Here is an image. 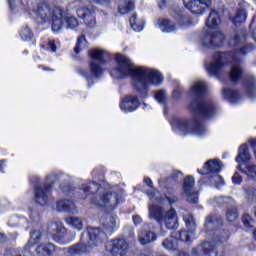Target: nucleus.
Masks as SVG:
<instances>
[{
  "label": "nucleus",
  "instance_id": "obj_1",
  "mask_svg": "<svg viewBox=\"0 0 256 256\" xmlns=\"http://www.w3.org/2000/svg\"><path fill=\"white\" fill-rule=\"evenodd\" d=\"M114 61L117 67L110 70V75L118 80L132 79V86L144 99L148 98L149 84L160 86L164 81V76L155 69H148L144 66H135L129 57L116 53Z\"/></svg>",
  "mask_w": 256,
  "mask_h": 256
},
{
  "label": "nucleus",
  "instance_id": "obj_2",
  "mask_svg": "<svg viewBox=\"0 0 256 256\" xmlns=\"http://www.w3.org/2000/svg\"><path fill=\"white\" fill-rule=\"evenodd\" d=\"M158 8L160 11L168 9L169 15L175 23L170 21L169 18H158L157 23L159 29L163 33H171L176 30V25L180 28H189L194 26L193 18L186 12L183 6H179L176 3L170 4L169 1L158 2Z\"/></svg>",
  "mask_w": 256,
  "mask_h": 256
},
{
  "label": "nucleus",
  "instance_id": "obj_3",
  "mask_svg": "<svg viewBox=\"0 0 256 256\" xmlns=\"http://www.w3.org/2000/svg\"><path fill=\"white\" fill-rule=\"evenodd\" d=\"M192 93L195 95L188 106L189 110L203 119L210 120L216 116L218 112L217 105L212 101H203L206 94L207 86L204 83L198 82L191 88Z\"/></svg>",
  "mask_w": 256,
  "mask_h": 256
},
{
  "label": "nucleus",
  "instance_id": "obj_4",
  "mask_svg": "<svg viewBox=\"0 0 256 256\" xmlns=\"http://www.w3.org/2000/svg\"><path fill=\"white\" fill-rule=\"evenodd\" d=\"M107 51L93 48L88 51V57L91 61L88 63V70L78 69V74L84 77L89 87L95 84L94 79H100L104 75V68L102 65H106L108 61L105 59Z\"/></svg>",
  "mask_w": 256,
  "mask_h": 256
},
{
  "label": "nucleus",
  "instance_id": "obj_5",
  "mask_svg": "<svg viewBox=\"0 0 256 256\" xmlns=\"http://www.w3.org/2000/svg\"><path fill=\"white\" fill-rule=\"evenodd\" d=\"M22 10L28 14L32 12L41 20L42 24H51L52 31L60 28V19L58 18L61 15L60 6L51 7L47 1L32 2V8L24 7Z\"/></svg>",
  "mask_w": 256,
  "mask_h": 256
},
{
  "label": "nucleus",
  "instance_id": "obj_6",
  "mask_svg": "<svg viewBox=\"0 0 256 256\" xmlns=\"http://www.w3.org/2000/svg\"><path fill=\"white\" fill-rule=\"evenodd\" d=\"M232 63H242L235 51H216L212 54V60L206 64V72L210 77L220 78Z\"/></svg>",
  "mask_w": 256,
  "mask_h": 256
},
{
  "label": "nucleus",
  "instance_id": "obj_7",
  "mask_svg": "<svg viewBox=\"0 0 256 256\" xmlns=\"http://www.w3.org/2000/svg\"><path fill=\"white\" fill-rule=\"evenodd\" d=\"M230 67V71L228 73L229 81L237 85L240 81H242V86L245 88L247 95L250 98L255 97L256 95V78L254 75H246L244 76V69L240 66V63L237 64L232 62Z\"/></svg>",
  "mask_w": 256,
  "mask_h": 256
},
{
  "label": "nucleus",
  "instance_id": "obj_8",
  "mask_svg": "<svg viewBox=\"0 0 256 256\" xmlns=\"http://www.w3.org/2000/svg\"><path fill=\"white\" fill-rule=\"evenodd\" d=\"M149 216L157 223H165L167 229L175 230L178 227L177 212L174 207H171L164 214L162 206L151 204L149 205Z\"/></svg>",
  "mask_w": 256,
  "mask_h": 256
},
{
  "label": "nucleus",
  "instance_id": "obj_9",
  "mask_svg": "<svg viewBox=\"0 0 256 256\" xmlns=\"http://www.w3.org/2000/svg\"><path fill=\"white\" fill-rule=\"evenodd\" d=\"M171 125L184 133V136H187L189 134L204 135L206 132L204 124L198 118H173L171 121Z\"/></svg>",
  "mask_w": 256,
  "mask_h": 256
},
{
  "label": "nucleus",
  "instance_id": "obj_10",
  "mask_svg": "<svg viewBox=\"0 0 256 256\" xmlns=\"http://www.w3.org/2000/svg\"><path fill=\"white\" fill-rule=\"evenodd\" d=\"M34 201L40 206H47L49 204V197L53 194V187H55V181L50 183L38 184L37 182H32Z\"/></svg>",
  "mask_w": 256,
  "mask_h": 256
},
{
  "label": "nucleus",
  "instance_id": "obj_11",
  "mask_svg": "<svg viewBox=\"0 0 256 256\" xmlns=\"http://www.w3.org/2000/svg\"><path fill=\"white\" fill-rule=\"evenodd\" d=\"M144 183L146 184L147 187H149V189H151L150 191H146V195L150 200H154L156 203L160 205H164L166 201L169 203V205H173L176 202H178V198L176 196H173V197H170L168 195L156 196V193L160 194V191L154 187V184L151 178L145 177Z\"/></svg>",
  "mask_w": 256,
  "mask_h": 256
},
{
  "label": "nucleus",
  "instance_id": "obj_12",
  "mask_svg": "<svg viewBox=\"0 0 256 256\" xmlns=\"http://www.w3.org/2000/svg\"><path fill=\"white\" fill-rule=\"evenodd\" d=\"M91 204L100 208H109L115 210L119 204L118 194L114 192H106L100 196V200L97 197L91 198Z\"/></svg>",
  "mask_w": 256,
  "mask_h": 256
},
{
  "label": "nucleus",
  "instance_id": "obj_13",
  "mask_svg": "<svg viewBox=\"0 0 256 256\" xmlns=\"http://www.w3.org/2000/svg\"><path fill=\"white\" fill-rule=\"evenodd\" d=\"M78 19L84 22V25L88 28H95L97 25L96 20V8L91 7H80L76 10Z\"/></svg>",
  "mask_w": 256,
  "mask_h": 256
},
{
  "label": "nucleus",
  "instance_id": "obj_14",
  "mask_svg": "<svg viewBox=\"0 0 256 256\" xmlns=\"http://www.w3.org/2000/svg\"><path fill=\"white\" fill-rule=\"evenodd\" d=\"M225 39V34L220 30H217L216 32H206L202 39V45L211 49L220 48L224 44Z\"/></svg>",
  "mask_w": 256,
  "mask_h": 256
},
{
  "label": "nucleus",
  "instance_id": "obj_15",
  "mask_svg": "<svg viewBox=\"0 0 256 256\" xmlns=\"http://www.w3.org/2000/svg\"><path fill=\"white\" fill-rule=\"evenodd\" d=\"M107 247L111 256H126L129 244L124 238H115L108 242Z\"/></svg>",
  "mask_w": 256,
  "mask_h": 256
},
{
  "label": "nucleus",
  "instance_id": "obj_16",
  "mask_svg": "<svg viewBox=\"0 0 256 256\" xmlns=\"http://www.w3.org/2000/svg\"><path fill=\"white\" fill-rule=\"evenodd\" d=\"M223 167L224 165L221 160L212 159L204 163V167H202V170L198 169L197 172L202 176H213L218 175L222 171Z\"/></svg>",
  "mask_w": 256,
  "mask_h": 256
},
{
  "label": "nucleus",
  "instance_id": "obj_17",
  "mask_svg": "<svg viewBox=\"0 0 256 256\" xmlns=\"http://www.w3.org/2000/svg\"><path fill=\"white\" fill-rule=\"evenodd\" d=\"M61 15H58L57 18L60 19L59 28L57 30H52L54 33H58L63 25L66 23L68 28L75 29L79 25V21L76 17L69 14V9H64L60 6Z\"/></svg>",
  "mask_w": 256,
  "mask_h": 256
},
{
  "label": "nucleus",
  "instance_id": "obj_18",
  "mask_svg": "<svg viewBox=\"0 0 256 256\" xmlns=\"http://www.w3.org/2000/svg\"><path fill=\"white\" fill-rule=\"evenodd\" d=\"M194 185H195V178L193 176L189 175L184 178L182 187H183L184 194L188 196L187 201L190 204L196 205L198 204L199 197L195 192H192V190L194 189Z\"/></svg>",
  "mask_w": 256,
  "mask_h": 256
},
{
  "label": "nucleus",
  "instance_id": "obj_19",
  "mask_svg": "<svg viewBox=\"0 0 256 256\" xmlns=\"http://www.w3.org/2000/svg\"><path fill=\"white\" fill-rule=\"evenodd\" d=\"M183 3L184 7L194 15H203L212 7V1H184Z\"/></svg>",
  "mask_w": 256,
  "mask_h": 256
},
{
  "label": "nucleus",
  "instance_id": "obj_20",
  "mask_svg": "<svg viewBox=\"0 0 256 256\" xmlns=\"http://www.w3.org/2000/svg\"><path fill=\"white\" fill-rule=\"evenodd\" d=\"M88 234V246L89 247H99L103 243L105 232L101 228L87 227Z\"/></svg>",
  "mask_w": 256,
  "mask_h": 256
},
{
  "label": "nucleus",
  "instance_id": "obj_21",
  "mask_svg": "<svg viewBox=\"0 0 256 256\" xmlns=\"http://www.w3.org/2000/svg\"><path fill=\"white\" fill-rule=\"evenodd\" d=\"M42 239V232L39 230L30 231V239L24 245V249H22V256H34L32 251L35 244H38Z\"/></svg>",
  "mask_w": 256,
  "mask_h": 256
},
{
  "label": "nucleus",
  "instance_id": "obj_22",
  "mask_svg": "<svg viewBox=\"0 0 256 256\" xmlns=\"http://www.w3.org/2000/svg\"><path fill=\"white\" fill-rule=\"evenodd\" d=\"M141 103L137 96H132V94H127L121 103L120 108L125 113L134 112L140 107Z\"/></svg>",
  "mask_w": 256,
  "mask_h": 256
},
{
  "label": "nucleus",
  "instance_id": "obj_23",
  "mask_svg": "<svg viewBox=\"0 0 256 256\" xmlns=\"http://www.w3.org/2000/svg\"><path fill=\"white\" fill-rule=\"evenodd\" d=\"M56 209L59 212H64L71 215H75L78 212L75 202L69 199L58 200L56 203Z\"/></svg>",
  "mask_w": 256,
  "mask_h": 256
},
{
  "label": "nucleus",
  "instance_id": "obj_24",
  "mask_svg": "<svg viewBox=\"0 0 256 256\" xmlns=\"http://www.w3.org/2000/svg\"><path fill=\"white\" fill-rule=\"evenodd\" d=\"M47 232L54 241L60 243L64 238L66 229L64 227L59 226L57 223H52L48 226Z\"/></svg>",
  "mask_w": 256,
  "mask_h": 256
},
{
  "label": "nucleus",
  "instance_id": "obj_25",
  "mask_svg": "<svg viewBox=\"0 0 256 256\" xmlns=\"http://www.w3.org/2000/svg\"><path fill=\"white\" fill-rule=\"evenodd\" d=\"M37 256H54L56 253V246L51 242L41 243L35 248Z\"/></svg>",
  "mask_w": 256,
  "mask_h": 256
},
{
  "label": "nucleus",
  "instance_id": "obj_26",
  "mask_svg": "<svg viewBox=\"0 0 256 256\" xmlns=\"http://www.w3.org/2000/svg\"><path fill=\"white\" fill-rule=\"evenodd\" d=\"M101 189V184L95 181H87L80 186V191L84 193L85 198L96 195Z\"/></svg>",
  "mask_w": 256,
  "mask_h": 256
},
{
  "label": "nucleus",
  "instance_id": "obj_27",
  "mask_svg": "<svg viewBox=\"0 0 256 256\" xmlns=\"http://www.w3.org/2000/svg\"><path fill=\"white\" fill-rule=\"evenodd\" d=\"M220 23H221V16L219 11L215 9H211L206 19V27L210 30L218 29Z\"/></svg>",
  "mask_w": 256,
  "mask_h": 256
},
{
  "label": "nucleus",
  "instance_id": "obj_28",
  "mask_svg": "<svg viewBox=\"0 0 256 256\" xmlns=\"http://www.w3.org/2000/svg\"><path fill=\"white\" fill-rule=\"evenodd\" d=\"M248 34L244 30H238L229 38V46L238 47L247 41Z\"/></svg>",
  "mask_w": 256,
  "mask_h": 256
},
{
  "label": "nucleus",
  "instance_id": "obj_29",
  "mask_svg": "<svg viewBox=\"0 0 256 256\" xmlns=\"http://www.w3.org/2000/svg\"><path fill=\"white\" fill-rule=\"evenodd\" d=\"M251 160V154L249 152V147L247 143L241 144L239 147V152L238 155L236 156L235 161L240 164V163H248Z\"/></svg>",
  "mask_w": 256,
  "mask_h": 256
},
{
  "label": "nucleus",
  "instance_id": "obj_30",
  "mask_svg": "<svg viewBox=\"0 0 256 256\" xmlns=\"http://www.w3.org/2000/svg\"><path fill=\"white\" fill-rule=\"evenodd\" d=\"M239 218V209L237 205L230 204L225 209V219L229 223H235Z\"/></svg>",
  "mask_w": 256,
  "mask_h": 256
},
{
  "label": "nucleus",
  "instance_id": "obj_31",
  "mask_svg": "<svg viewBox=\"0 0 256 256\" xmlns=\"http://www.w3.org/2000/svg\"><path fill=\"white\" fill-rule=\"evenodd\" d=\"M222 95L224 99H226L230 103H237L241 99L240 92H238L237 89L224 88L222 90Z\"/></svg>",
  "mask_w": 256,
  "mask_h": 256
},
{
  "label": "nucleus",
  "instance_id": "obj_32",
  "mask_svg": "<svg viewBox=\"0 0 256 256\" xmlns=\"http://www.w3.org/2000/svg\"><path fill=\"white\" fill-rule=\"evenodd\" d=\"M157 238H158V236L156 233L149 231V230H144L139 235V242L142 245H148V244L156 241Z\"/></svg>",
  "mask_w": 256,
  "mask_h": 256
},
{
  "label": "nucleus",
  "instance_id": "obj_33",
  "mask_svg": "<svg viewBox=\"0 0 256 256\" xmlns=\"http://www.w3.org/2000/svg\"><path fill=\"white\" fill-rule=\"evenodd\" d=\"M200 247H202V253H204L205 256H223L219 255L215 244L212 242L204 241L202 244H200Z\"/></svg>",
  "mask_w": 256,
  "mask_h": 256
},
{
  "label": "nucleus",
  "instance_id": "obj_34",
  "mask_svg": "<svg viewBox=\"0 0 256 256\" xmlns=\"http://www.w3.org/2000/svg\"><path fill=\"white\" fill-rule=\"evenodd\" d=\"M131 28L136 32H141L145 28V21L143 19H138L137 13H133V15L129 19Z\"/></svg>",
  "mask_w": 256,
  "mask_h": 256
},
{
  "label": "nucleus",
  "instance_id": "obj_35",
  "mask_svg": "<svg viewBox=\"0 0 256 256\" xmlns=\"http://www.w3.org/2000/svg\"><path fill=\"white\" fill-rule=\"evenodd\" d=\"M88 245L85 243H77L73 246H70L67 250L68 254L70 255H83L87 253Z\"/></svg>",
  "mask_w": 256,
  "mask_h": 256
},
{
  "label": "nucleus",
  "instance_id": "obj_36",
  "mask_svg": "<svg viewBox=\"0 0 256 256\" xmlns=\"http://www.w3.org/2000/svg\"><path fill=\"white\" fill-rule=\"evenodd\" d=\"M135 8L136 6L134 1H125L118 5V13L120 15H127L132 13L135 10Z\"/></svg>",
  "mask_w": 256,
  "mask_h": 256
},
{
  "label": "nucleus",
  "instance_id": "obj_37",
  "mask_svg": "<svg viewBox=\"0 0 256 256\" xmlns=\"http://www.w3.org/2000/svg\"><path fill=\"white\" fill-rule=\"evenodd\" d=\"M171 237L176 239L177 242L180 240L182 242H191L190 232L187 230L174 231L171 233Z\"/></svg>",
  "mask_w": 256,
  "mask_h": 256
},
{
  "label": "nucleus",
  "instance_id": "obj_38",
  "mask_svg": "<svg viewBox=\"0 0 256 256\" xmlns=\"http://www.w3.org/2000/svg\"><path fill=\"white\" fill-rule=\"evenodd\" d=\"M65 222L71 226L72 228L81 231L84 227L83 222L81 218H78L77 216H69L68 218H65Z\"/></svg>",
  "mask_w": 256,
  "mask_h": 256
},
{
  "label": "nucleus",
  "instance_id": "obj_39",
  "mask_svg": "<svg viewBox=\"0 0 256 256\" xmlns=\"http://www.w3.org/2000/svg\"><path fill=\"white\" fill-rule=\"evenodd\" d=\"M247 13L245 9H238L236 15L231 18L232 23L235 26L241 25L246 21Z\"/></svg>",
  "mask_w": 256,
  "mask_h": 256
},
{
  "label": "nucleus",
  "instance_id": "obj_40",
  "mask_svg": "<svg viewBox=\"0 0 256 256\" xmlns=\"http://www.w3.org/2000/svg\"><path fill=\"white\" fill-rule=\"evenodd\" d=\"M178 241L176 239H174L173 237L171 238H166L163 242H162V247H164V249H167L168 251H177L178 249Z\"/></svg>",
  "mask_w": 256,
  "mask_h": 256
},
{
  "label": "nucleus",
  "instance_id": "obj_41",
  "mask_svg": "<svg viewBox=\"0 0 256 256\" xmlns=\"http://www.w3.org/2000/svg\"><path fill=\"white\" fill-rule=\"evenodd\" d=\"M238 169L241 173L247 175L249 178H256V165H246V169H242L241 166H238Z\"/></svg>",
  "mask_w": 256,
  "mask_h": 256
},
{
  "label": "nucleus",
  "instance_id": "obj_42",
  "mask_svg": "<svg viewBox=\"0 0 256 256\" xmlns=\"http://www.w3.org/2000/svg\"><path fill=\"white\" fill-rule=\"evenodd\" d=\"M33 37L34 33L29 26L22 27V30H20V38H22V40L31 41Z\"/></svg>",
  "mask_w": 256,
  "mask_h": 256
},
{
  "label": "nucleus",
  "instance_id": "obj_43",
  "mask_svg": "<svg viewBox=\"0 0 256 256\" xmlns=\"http://www.w3.org/2000/svg\"><path fill=\"white\" fill-rule=\"evenodd\" d=\"M216 225V226H223L224 225V220L223 218H219L218 216H206V223L205 225Z\"/></svg>",
  "mask_w": 256,
  "mask_h": 256
},
{
  "label": "nucleus",
  "instance_id": "obj_44",
  "mask_svg": "<svg viewBox=\"0 0 256 256\" xmlns=\"http://www.w3.org/2000/svg\"><path fill=\"white\" fill-rule=\"evenodd\" d=\"M154 98L156 101H158L160 104H166L167 103V96L164 92V90H156L154 93Z\"/></svg>",
  "mask_w": 256,
  "mask_h": 256
},
{
  "label": "nucleus",
  "instance_id": "obj_45",
  "mask_svg": "<svg viewBox=\"0 0 256 256\" xmlns=\"http://www.w3.org/2000/svg\"><path fill=\"white\" fill-rule=\"evenodd\" d=\"M255 49V46L253 44H246L242 46L241 48L237 49V51H234L236 54L239 53L243 56H246L248 53L252 52Z\"/></svg>",
  "mask_w": 256,
  "mask_h": 256
},
{
  "label": "nucleus",
  "instance_id": "obj_46",
  "mask_svg": "<svg viewBox=\"0 0 256 256\" xmlns=\"http://www.w3.org/2000/svg\"><path fill=\"white\" fill-rule=\"evenodd\" d=\"M179 174H181L180 171H175L171 174V176H168L164 179L165 185H169L170 183L173 185L178 181Z\"/></svg>",
  "mask_w": 256,
  "mask_h": 256
},
{
  "label": "nucleus",
  "instance_id": "obj_47",
  "mask_svg": "<svg viewBox=\"0 0 256 256\" xmlns=\"http://www.w3.org/2000/svg\"><path fill=\"white\" fill-rule=\"evenodd\" d=\"M84 42H87L86 36H85V34H80V37H78L76 46H75V48H74V52H75L76 54H79V53L81 52V45H82Z\"/></svg>",
  "mask_w": 256,
  "mask_h": 256
},
{
  "label": "nucleus",
  "instance_id": "obj_48",
  "mask_svg": "<svg viewBox=\"0 0 256 256\" xmlns=\"http://www.w3.org/2000/svg\"><path fill=\"white\" fill-rule=\"evenodd\" d=\"M60 189L66 196H71L75 192V187L71 184H64Z\"/></svg>",
  "mask_w": 256,
  "mask_h": 256
},
{
  "label": "nucleus",
  "instance_id": "obj_49",
  "mask_svg": "<svg viewBox=\"0 0 256 256\" xmlns=\"http://www.w3.org/2000/svg\"><path fill=\"white\" fill-rule=\"evenodd\" d=\"M251 221H252V218L251 216H249V214H243L242 215V222L244 224L245 227H248V228H251Z\"/></svg>",
  "mask_w": 256,
  "mask_h": 256
},
{
  "label": "nucleus",
  "instance_id": "obj_50",
  "mask_svg": "<svg viewBox=\"0 0 256 256\" xmlns=\"http://www.w3.org/2000/svg\"><path fill=\"white\" fill-rule=\"evenodd\" d=\"M243 181L241 175L238 172H235L232 176V182L233 185H241V182Z\"/></svg>",
  "mask_w": 256,
  "mask_h": 256
},
{
  "label": "nucleus",
  "instance_id": "obj_51",
  "mask_svg": "<svg viewBox=\"0 0 256 256\" xmlns=\"http://www.w3.org/2000/svg\"><path fill=\"white\" fill-rule=\"evenodd\" d=\"M247 195L249 200H256V188H249L247 190Z\"/></svg>",
  "mask_w": 256,
  "mask_h": 256
},
{
  "label": "nucleus",
  "instance_id": "obj_52",
  "mask_svg": "<svg viewBox=\"0 0 256 256\" xmlns=\"http://www.w3.org/2000/svg\"><path fill=\"white\" fill-rule=\"evenodd\" d=\"M47 50L51 51L52 53H55L57 50V46L55 44V40L49 41L47 44Z\"/></svg>",
  "mask_w": 256,
  "mask_h": 256
},
{
  "label": "nucleus",
  "instance_id": "obj_53",
  "mask_svg": "<svg viewBox=\"0 0 256 256\" xmlns=\"http://www.w3.org/2000/svg\"><path fill=\"white\" fill-rule=\"evenodd\" d=\"M218 178V182L216 183V185L218 187H223L224 185H226L225 179L223 178V176L221 175H217Z\"/></svg>",
  "mask_w": 256,
  "mask_h": 256
},
{
  "label": "nucleus",
  "instance_id": "obj_54",
  "mask_svg": "<svg viewBox=\"0 0 256 256\" xmlns=\"http://www.w3.org/2000/svg\"><path fill=\"white\" fill-rule=\"evenodd\" d=\"M38 69L43 70L44 72H55V69L49 68L48 66H45L43 64L38 66Z\"/></svg>",
  "mask_w": 256,
  "mask_h": 256
},
{
  "label": "nucleus",
  "instance_id": "obj_55",
  "mask_svg": "<svg viewBox=\"0 0 256 256\" xmlns=\"http://www.w3.org/2000/svg\"><path fill=\"white\" fill-rule=\"evenodd\" d=\"M224 236L221 237V241H227L229 240L231 236V232L229 230H223Z\"/></svg>",
  "mask_w": 256,
  "mask_h": 256
},
{
  "label": "nucleus",
  "instance_id": "obj_56",
  "mask_svg": "<svg viewBox=\"0 0 256 256\" xmlns=\"http://www.w3.org/2000/svg\"><path fill=\"white\" fill-rule=\"evenodd\" d=\"M154 252L151 249H144L142 253H140V256H153Z\"/></svg>",
  "mask_w": 256,
  "mask_h": 256
},
{
  "label": "nucleus",
  "instance_id": "obj_57",
  "mask_svg": "<svg viewBox=\"0 0 256 256\" xmlns=\"http://www.w3.org/2000/svg\"><path fill=\"white\" fill-rule=\"evenodd\" d=\"M133 222H134L135 225L141 224V222H142L141 216H138V214H136L135 216H133Z\"/></svg>",
  "mask_w": 256,
  "mask_h": 256
},
{
  "label": "nucleus",
  "instance_id": "obj_58",
  "mask_svg": "<svg viewBox=\"0 0 256 256\" xmlns=\"http://www.w3.org/2000/svg\"><path fill=\"white\" fill-rule=\"evenodd\" d=\"M181 92H180V90L179 89H175L173 92H172V96H173V98H175V99H180L181 98Z\"/></svg>",
  "mask_w": 256,
  "mask_h": 256
},
{
  "label": "nucleus",
  "instance_id": "obj_59",
  "mask_svg": "<svg viewBox=\"0 0 256 256\" xmlns=\"http://www.w3.org/2000/svg\"><path fill=\"white\" fill-rule=\"evenodd\" d=\"M9 8L11 10V12H15L16 11V1H9Z\"/></svg>",
  "mask_w": 256,
  "mask_h": 256
},
{
  "label": "nucleus",
  "instance_id": "obj_60",
  "mask_svg": "<svg viewBox=\"0 0 256 256\" xmlns=\"http://www.w3.org/2000/svg\"><path fill=\"white\" fill-rule=\"evenodd\" d=\"M7 241V236L4 233L0 232V244H3Z\"/></svg>",
  "mask_w": 256,
  "mask_h": 256
},
{
  "label": "nucleus",
  "instance_id": "obj_61",
  "mask_svg": "<svg viewBox=\"0 0 256 256\" xmlns=\"http://www.w3.org/2000/svg\"><path fill=\"white\" fill-rule=\"evenodd\" d=\"M250 144H251V147L254 150V155H255V158H256V140H251Z\"/></svg>",
  "mask_w": 256,
  "mask_h": 256
},
{
  "label": "nucleus",
  "instance_id": "obj_62",
  "mask_svg": "<svg viewBox=\"0 0 256 256\" xmlns=\"http://www.w3.org/2000/svg\"><path fill=\"white\" fill-rule=\"evenodd\" d=\"M192 256H199V249L198 248H193L192 249Z\"/></svg>",
  "mask_w": 256,
  "mask_h": 256
},
{
  "label": "nucleus",
  "instance_id": "obj_63",
  "mask_svg": "<svg viewBox=\"0 0 256 256\" xmlns=\"http://www.w3.org/2000/svg\"><path fill=\"white\" fill-rule=\"evenodd\" d=\"M4 170H5L4 161H0V173H4Z\"/></svg>",
  "mask_w": 256,
  "mask_h": 256
},
{
  "label": "nucleus",
  "instance_id": "obj_64",
  "mask_svg": "<svg viewBox=\"0 0 256 256\" xmlns=\"http://www.w3.org/2000/svg\"><path fill=\"white\" fill-rule=\"evenodd\" d=\"M178 256H190V255L184 251H179Z\"/></svg>",
  "mask_w": 256,
  "mask_h": 256
}]
</instances>
